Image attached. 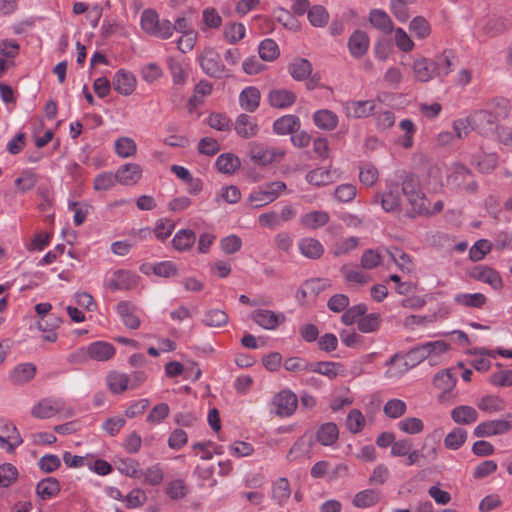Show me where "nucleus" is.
Instances as JSON below:
<instances>
[{"mask_svg": "<svg viewBox=\"0 0 512 512\" xmlns=\"http://www.w3.org/2000/svg\"><path fill=\"white\" fill-rule=\"evenodd\" d=\"M141 30L148 36L162 40L169 39L174 33L173 23L168 19H160L153 8H146L140 16Z\"/></svg>", "mask_w": 512, "mask_h": 512, "instance_id": "nucleus-1", "label": "nucleus"}, {"mask_svg": "<svg viewBox=\"0 0 512 512\" xmlns=\"http://www.w3.org/2000/svg\"><path fill=\"white\" fill-rule=\"evenodd\" d=\"M427 357L426 352L423 348V345H417L414 348L410 349L405 354L395 353L387 362L386 366L392 367L395 366L397 371H393L391 368L388 373L391 376H400L410 369L414 368L421 362H423Z\"/></svg>", "mask_w": 512, "mask_h": 512, "instance_id": "nucleus-2", "label": "nucleus"}, {"mask_svg": "<svg viewBox=\"0 0 512 512\" xmlns=\"http://www.w3.org/2000/svg\"><path fill=\"white\" fill-rule=\"evenodd\" d=\"M287 186L283 181H273L253 189L247 198V203L254 208H261L274 202Z\"/></svg>", "mask_w": 512, "mask_h": 512, "instance_id": "nucleus-3", "label": "nucleus"}, {"mask_svg": "<svg viewBox=\"0 0 512 512\" xmlns=\"http://www.w3.org/2000/svg\"><path fill=\"white\" fill-rule=\"evenodd\" d=\"M247 150L249 159L255 165L262 167L282 159L285 155V151L281 148L271 147L256 141L249 142Z\"/></svg>", "mask_w": 512, "mask_h": 512, "instance_id": "nucleus-4", "label": "nucleus"}, {"mask_svg": "<svg viewBox=\"0 0 512 512\" xmlns=\"http://www.w3.org/2000/svg\"><path fill=\"white\" fill-rule=\"evenodd\" d=\"M139 276L129 270L118 269L106 274L103 286L112 291H128L138 284Z\"/></svg>", "mask_w": 512, "mask_h": 512, "instance_id": "nucleus-5", "label": "nucleus"}, {"mask_svg": "<svg viewBox=\"0 0 512 512\" xmlns=\"http://www.w3.org/2000/svg\"><path fill=\"white\" fill-rule=\"evenodd\" d=\"M468 124L472 130L483 136H490L497 130L498 122L492 115L491 110L482 109L471 113L468 116Z\"/></svg>", "mask_w": 512, "mask_h": 512, "instance_id": "nucleus-6", "label": "nucleus"}, {"mask_svg": "<svg viewBox=\"0 0 512 512\" xmlns=\"http://www.w3.org/2000/svg\"><path fill=\"white\" fill-rule=\"evenodd\" d=\"M199 64L202 71L210 77L222 78L226 75L225 66L222 64L219 54L211 47L202 51Z\"/></svg>", "mask_w": 512, "mask_h": 512, "instance_id": "nucleus-7", "label": "nucleus"}, {"mask_svg": "<svg viewBox=\"0 0 512 512\" xmlns=\"http://www.w3.org/2000/svg\"><path fill=\"white\" fill-rule=\"evenodd\" d=\"M512 423L504 419L487 420L479 423L473 431L474 436L486 438L509 433Z\"/></svg>", "mask_w": 512, "mask_h": 512, "instance_id": "nucleus-8", "label": "nucleus"}, {"mask_svg": "<svg viewBox=\"0 0 512 512\" xmlns=\"http://www.w3.org/2000/svg\"><path fill=\"white\" fill-rule=\"evenodd\" d=\"M115 310L122 324L126 328L136 330L140 327V309L134 303L128 300H122L118 302V304L115 307Z\"/></svg>", "mask_w": 512, "mask_h": 512, "instance_id": "nucleus-9", "label": "nucleus"}, {"mask_svg": "<svg viewBox=\"0 0 512 512\" xmlns=\"http://www.w3.org/2000/svg\"><path fill=\"white\" fill-rule=\"evenodd\" d=\"M342 107L347 117L360 119L373 115L377 104L375 100H349L344 102Z\"/></svg>", "mask_w": 512, "mask_h": 512, "instance_id": "nucleus-10", "label": "nucleus"}, {"mask_svg": "<svg viewBox=\"0 0 512 512\" xmlns=\"http://www.w3.org/2000/svg\"><path fill=\"white\" fill-rule=\"evenodd\" d=\"M272 404L277 415L289 417L296 411L298 399L291 390H282L274 396Z\"/></svg>", "mask_w": 512, "mask_h": 512, "instance_id": "nucleus-11", "label": "nucleus"}, {"mask_svg": "<svg viewBox=\"0 0 512 512\" xmlns=\"http://www.w3.org/2000/svg\"><path fill=\"white\" fill-rule=\"evenodd\" d=\"M250 319L265 330H275L285 322L284 313H276L268 309H256L250 313Z\"/></svg>", "mask_w": 512, "mask_h": 512, "instance_id": "nucleus-12", "label": "nucleus"}, {"mask_svg": "<svg viewBox=\"0 0 512 512\" xmlns=\"http://www.w3.org/2000/svg\"><path fill=\"white\" fill-rule=\"evenodd\" d=\"M375 202H380L385 212H395L400 208L401 192L398 184H387L386 190L377 197Z\"/></svg>", "mask_w": 512, "mask_h": 512, "instance_id": "nucleus-13", "label": "nucleus"}, {"mask_svg": "<svg viewBox=\"0 0 512 512\" xmlns=\"http://www.w3.org/2000/svg\"><path fill=\"white\" fill-rule=\"evenodd\" d=\"M64 407V403L58 398L41 399L31 410V414L39 419L51 418L59 413Z\"/></svg>", "mask_w": 512, "mask_h": 512, "instance_id": "nucleus-14", "label": "nucleus"}, {"mask_svg": "<svg viewBox=\"0 0 512 512\" xmlns=\"http://www.w3.org/2000/svg\"><path fill=\"white\" fill-rule=\"evenodd\" d=\"M267 100L273 108L287 109L296 102L297 95L292 90L286 88H274L269 91Z\"/></svg>", "mask_w": 512, "mask_h": 512, "instance_id": "nucleus-15", "label": "nucleus"}, {"mask_svg": "<svg viewBox=\"0 0 512 512\" xmlns=\"http://www.w3.org/2000/svg\"><path fill=\"white\" fill-rule=\"evenodd\" d=\"M0 442L3 449L11 453L16 447L22 444V438L17 428L10 422L5 421L0 426Z\"/></svg>", "mask_w": 512, "mask_h": 512, "instance_id": "nucleus-16", "label": "nucleus"}, {"mask_svg": "<svg viewBox=\"0 0 512 512\" xmlns=\"http://www.w3.org/2000/svg\"><path fill=\"white\" fill-rule=\"evenodd\" d=\"M115 173L119 184L134 186L142 177V168L136 163H126L121 165Z\"/></svg>", "mask_w": 512, "mask_h": 512, "instance_id": "nucleus-17", "label": "nucleus"}, {"mask_svg": "<svg viewBox=\"0 0 512 512\" xmlns=\"http://www.w3.org/2000/svg\"><path fill=\"white\" fill-rule=\"evenodd\" d=\"M112 85L119 94L129 96L136 89V78L131 72L121 69L114 74Z\"/></svg>", "mask_w": 512, "mask_h": 512, "instance_id": "nucleus-18", "label": "nucleus"}, {"mask_svg": "<svg viewBox=\"0 0 512 512\" xmlns=\"http://www.w3.org/2000/svg\"><path fill=\"white\" fill-rule=\"evenodd\" d=\"M413 74L414 78L418 82H429L433 78H436L435 65L432 59L420 57L413 62Z\"/></svg>", "mask_w": 512, "mask_h": 512, "instance_id": "nucleus-19", "label": "nucleus"}, {"mask_svg": "<svg viewBox=\"0 0 512 512\" xmlns=\"http://www.w3.org/2000/svg\"><path fill=\"white\" fill-rule=\"evenodd\" d=\"M471 276L477 281L490 285L495 290H500L503 286L500 274L488 266L480 265L475 267Z\"/></svg>", "mask_w": 512, "mask_h": 512, "instance_id": "nucleus-20", "label": "nucleus"}, {"mask_svg": "<svg viewBox=\"0 0 512 512\" xmlns=\"http://www.w3.org/2000/svg\"><path fill=\"white\" fill-rule=\"evenodd\" d=\"M85 351L90 359L98 362L110 360L116 352L114 346L105 341L92 342Z\"/></svg>", "mask_w": 512, "mask_h": 512, "instance_id": "nucleus-21", "label": "nucleus"}, {"mask_svg": "<svg viewBox=\"0 0 512 512\" xmlns=\"http://www.w3.org/2000/svg\"><path fill=\"white\" fill-rule=\"evenodd\" d=\"M315 126L323 131H333L339 124L338 115L329 109H319L313 113Z\"/></svg>", "mask_w": 512, "mask_h": 512, "instance_id": "nucleus-22", "label": "nucleus"}, {"mask_svg": "<svg viewBox=\"0 0 512 512\" xmlns=\"http://www.w3.org/2000/svg\"><path fill=\"white\" fill-rule=\"evenodd\" d=\"M236 133L242 138H252L258 134L259 127L254 117L240 114L235 121Z\"/></svg>", "mask_w": 512, "mask_h": 512, "instance_id": "nucleus-23", "label": "nucleus"}, {"mask_svg": "<svg viewBox=\"0 0 512 512\" xmlns=\"http://www.w3.org/2000/svg\"><path fill=\"white\" fill-rule=\"evenodd\" d=\"M455 305L463 308L481 309L487 302L483 293H457L453 297Z\"/></svg>", "mask_w": 512, "mask_h": 512, "instance_id": "nucleus-24", "label": "nucleus"}, {"mask_svg": "<svg viewBox=\"0 0 512 512\" xmlns=\"http://www.w3.org/2000/svg\"><path fill=\"white\" fill-rule=\"evenodd\" d=\"M368 48L369 37L365 32L357 30L349 37L348 49L353 57H362L367 52Z\"/></svg>", "mask_w": 512, "mask_h": 512, "instance_id": "nucleus-25", "label": "nucleus"}, {"mask_svg": "<svg viewBox=\"0 0 512 512\" xmlns=\"http://www.w3.org/2000/svg\"><path fill=\"white\" fill-rule=\"evenodd\" d=\"M329 214L326 211L314 210L300 217V224L309 230H316L329 222Z\"/></svg>", "mask_w": 512, "mask_h": 512, "instance_id": "nucleus-26", "label": "nucleus"}, {"mask_svg": "<svg viewBox=\"0 0 512 512\" xmlns=\"http://www.w3.org/2000/svg\"><path fill=\"white\" fill-rule=\"evenodd\" d=\"M455 58V53L452 50H444L432 59L437 77H445L452 71Z\"/></svg>", "mask_w": 512, "mask_h": 512, "instance_id": "nucleus-27", "label": "nucleus"}, {"mask_svg": "<svg viewBox=\"0 0 512 512\" xmlns=\"http://www.w3.org/2000/svg\"><path fill=\"white\" fill-rule=\"evenodd\" d=\"M298 248L300 253L308 259H318L324 253L321 242L312 237H305L299 240Z\"/></svg>", "mask_w": 512, "mask_h": 512, "instance_id": "nucleus-28", "label": "nucleus"}, {"mask_svg": "<svg viewBox=\"0 0 512 512\" xmlns=\"http://www.w3.org/2000/svg\"><path fill=\"white\" fill-rule=\"evenodd\" d=\"M300 125L299 117L288 114L274 121L273 131L278 135H287L299 130Z\"/></svg>", "mask_w": 512, "mask_h": 512, "instance_id": "nucleus-29", "label": "nucleus"}, {"mask_svg": "<svg viewBox=\"0 0 512 512\" xmlns=\"http://www.w3.org/2000/svg\"><path fill=\"white\" fill-rule=\"evenodd\" d=\"M59 492L60 484L59 481L54 477L44 478L36 485V494L43 501L52 499Z\"/></svg>", "mask_w": 512, "mask_h": 512, "instance_id": "nucleus-30", "label": "nucleus"}, {"mask_svg": "<svg viewBox=\"0 0 512 512\" xmlns=\"http://www.w3.org/2000/svg\"><path fill=\"white\" fill-rule=\"evenodd\" d=\"M344 366L339 362L322 361L311 363L310 372L318 373L334 379L339 375L344 374Z\"/></svg>", "mask_w": 512, "mask_h": 512, "instance_id": "nucleus-31", "label": "nucleus"}, {"mask_svg": "<svg viewBox=\"0 0 512 512\" xmlns=\"http://www.w3.org/2000/svg\"><path fill=\"white\" fill-rule=\"evenodd\" d=\"M260 97L258 88L253 86L244 88L239 95L241 108L247 112H254L259 107Z\"/></svg>", "mask_w": 512, "mask_h": 512, "instance_id": "nucleus-32", "label": "nucleus"}, {"mask_svg": "<svg viewBox=\"0 0 512 512\" xmlns=\"http://www.w3.org/2000/svg\"><path fill=\"white\" fill-rule=\"evenodd\" d=\"M406 198L411 206V209L408 211L409 217L415 218L416 216L430 213L427 198L422 190Z\"/></svg>", "mask_w": 512, "mask_h": 512, "instance_id": "nucleus-33", "label": "nucleus"}, {"mask_svg": "<svg viewBox=\"0 0 512 512\" xmlns=\"http://www.w3.org/2000/svg\"><path fill=\"white\" fill-rule=\"evenodd\" d=\"M338 437L339 430L337 425L333 422L322 424L316 432V439L323 446L333 445Z\"/></svg>", "mask_w": 512, "mask_h": 512, "instance_id": "nucleus-34", "label": "nucleus"}, {"mask_svg": "<svg viewBox=\"0 0 512 512\" xmlns=\"http://www.w3.org/2000/svg\"><path fill=\"white\" fill-rule=\"evenodd\" d=\"M451 418L457 424L469 425L478 419V412L472 406L460 405L451 411Z\"/></svg>", "mask_w": 512, "mask_h": 512, "instance_id": "nucleus-35", "label": "nucleus"}, {"mask_svg": "<svg viewBox=\"0 0 512 512\" xmlns=\"http://www.w3.org/2000/svg\"><path fill=\"white\" fill-rule=\"evenodd\" d=\"M308 183L314 186H325L332 183L335 180V171L331 169L319 167L311 170L306 175Z\"/></svg>", "mask_w": 512, "mask_h": 512, "instance_id": "nucleus-36", "label": "nucleus"}, {"mask_svg": "<svg viewBox=\"0 0 512 512\" xmlns=\"http://www.w3.org/2000/svg\"><path fill=\"white\" fill-rule=\"evenodd\" d=\"M216 167L223 174H233L241 166L240 158L233 153H222L216 159Z\"/></svg>", "mask_w": 512, "mask_h": 512, "instance_id": "nucleus-37", "label": "nucleus"}, {"mask_svg": "<svg viewBox=\"0 0 512 512\" xmlns=\"http://www.w3.org/2000/svg\"><path fill=\"white\" fill-rule=\"evenodd\" d=\"M36 367L32 363H21L14 367L10 373V379L16 384H24L34 378Z\"/></svg>", "mask_w": 512, "mask_h": 512, "instance_id": "nucleus-38", "label": "nucleus"}, {"mask_svg": "<svg viewBox=\"0 0 512 512\" xmlns=\"http://www.w3.org/2000/svg\"><path fill=\"white\" fill-rule=\"evenodd\" d=\"M109 390L114 394H121L129 388L130 377L118 371H111L106 377Z\"/></svg>", "mask_w": 512, "mask_h": 512, "instance_id": "nucleus-39", "label": "nucleus"}, {"mask_svg": "<svg viewBox=\"0 0 512 512\" xmlns=\"http://www.w3.org/2000/svg\"><path fill=\"white\" fill-rule=\"evenodd\" d=\"M370 23L383 33L389 34L393 31V22L390 16L381 9H374L369 15Z\"/></svg>", "mask_w": 512, "mask_h": 512, "instance_id": "nucleus-40", "label": "nucleus"}, {"mask_svg": "<svg viewBox=\"0 0 512 512\" xmlns=\"http://www.w3.org/2000/svg\"><path fill=\"white\" fill-rule=\"evenodd\" d=\"M289 73L296 81L307 79L312 73V64L304 58H297L289 65Z\"/></svg>", "mask_w": 512, "mask_h": 512, "instance_id": "nucleus-41", "label": "nucleus"}, {"mask_svg": "<svg viewBox=\"0 0 512 512\" xmlns=\"http://www.w3.org/2000/svg\"><path fill=\"white\" fill-rule=\"evenodd\" d=\"M196 241V234L191 229L179 230L172 239L173 247L178 251L190 249Z\"/></svg>", "mask_w": 512, "mask_h": 512, "instance_id": "nucleus-42", "label": "nucleus"}, {"mask_svg": "<svg viewBox=\"0 0 512 512\" xmlns=\"http://www.w3.org/2000/svg\"><path fill=\"white\" fill-rule=\"evenodd\" d=\"M477 407L486 413H497L505 409V401L497 395H486L478 400Z\"/></svg>", "mask_w": 512, "mask_h": 512, "instance_id": "nucleus-43", "label": "nucleus"}, {"mask_svg": "<svg viewBox=\"0 0 512 512\" xmlns=\"http://www.w3.org/2000/svg\"><path fill=\"white\" fill-rule=\"evenodd\" d=\"M399 128L403 131V135L399 137L398 143L404 149H410L414 145V135L416 133V126L411 119H402L399 122Z\"/></svg>", "mask_w": 512, "mask_h": 512, "instance_id": "nucleus-44", "label": "nucleus"}, {"mask_svg": "<svg viewBox=\"0 0 512 512\" xmlns=\"http://www.w3.org/2000/svg\"><path fill=\"white\" fill-rule=\"evenodd\" d=\"M259 57L263 61L272 62L279 57L278 44L271 38L262 40L258 46Z\"/></svg>", "mask_w": 512, "mask_h": 512, "instance_id": "nucleus-45", "label": "nucleus"}, {"mask_svg": "<svg viewBox=\"0 0 512 512\" xmlns=\"http://www.w3.org/2000/svg\"><path fill=\"white\" fill-rule=\"evenodd\" d=\"M379 501V493L373 489H365L358 492L352 500V504L357 508H368Z\"/></svg>", "mask_w": 512, "mask_h": 512, "instance_id": "nucleus-46", "label": "nucleus"}, {"mask_svg": "<svg viewBox=\"0 0 512 512\" xmlns=\"http://www.w3.org/2000/svg\"><path fill=\"white\" fill-rule=\"evenodd\" d=\"M114 149L120 158H129L136 154L137 144L130 137H120L115 141Z\"/></svg>", "mask_w": 512, "mask_h": 512, "instance_id": "nucleus-47", "label": "nucleus"}, {"mask_svg": "<svg viewBox=\"0 0 512 512\" xmlns=\"http://www.w3.org/2000/svg\"><path fill=\"white\" fill-rule=\"evenodd\" d=\"M340 272L348 284L363 285L369 281V276L366 273L350 265H343Z\"/></svg>", "mask_w": 512, "mask_h": 512, "instance_id": "nucleus-48", "label": "nucleus"}, {"mask_svg": "<svg viewBox=\"0 0 512 512\" xmlns=\"http://www.w3.org/2000/svg\"><path fill=\"white\" fill-rule=\"evenodd\" d=\"M168 69L172 76V81L175 85H182L186 82L187 73L183 61L170 57L167 60Z\"/></svg>", "mask_w": 512, "mask_h": 512, "instance_id": "nucleus-49", "label": "nucleus"}, {"mask_svg": "<svg viewBox=\"0 0 512 512\" xmlns=\"http://www.w3.org/2000/svg\"><path fill=\"white\" fill-rule=\"evenodd\" d=\"M202 322L207 327H222L227 324L228 315L223 310L210 309L205 312Z\"/></svg>", "mask_w": 512, "mask_h": 512, "instance_id": "nucleus-50", "label": "nucleus"}, {"mask_svg": "<svg viewBox=\"0 0 512 512\" xmlns=\"http://www.w3.org/2000/svg\"><path fill=\"white\" fill-rule=\"evenodd\" d=\"M118 471L130 478L139 479L142 476V469L138 461L132 458L120 459L117 465Z\"/></svg>", "mask_w": 512, "mask_h": 512, "instance_id": "nucleus-51", "label": "nucleus"}, {"mask_svg": "<svg viewBox=\"0 0 512 512\" xmlns=\"http://www.w3.org/2000/svg\"><path fill=\"white\" fill-rule=\"evenodd\" d=\"M306 12L310 24L314 27H324L329 21V14L322 5H314Z\"/></svg>", "mask_w": 512, "mask_h": 512, "instance_id": "nucleus-52", "label": "nucleus"}, {"mask_svg": "<svg viewBox=\"0 0 512 512\" xmlns=\"http://www.w3.org/2000/svg\"><path fill=\"white\" fill-rule=\"evenodd\" d=\"M143 482L151 486L160 485L164 479V472L159 463L153 464L142 470Z\"/></svg>", "mask_w": 512, "mask_h": 512, "instance_id": "nucleus-53", "label": "nucleus"}, {"mask_svg": "<svg viewBox=\"0 0 512 512\" xmlns=\"http://www.w3.org/2000/svg\"><path fill=\"white\" fill-rule=\"evenodd\" d=\"M366 419L362 412L358 409L349 411L346 418V427L352 434L360 433L365 427Z\"/></svg>", "mask_w": 512, "mask_h": 512, "instance_id": "nucleus-54", "label": "nucleus"}, {"mask_svg": "<svg viewBox=\"0 0 512 512\" xmlns=\"http://www.w3.org/2000/svg\"><path fill=\"white\" fill-rule=\"evenodd\" d=\"M467 439V431L463 428H455L449 432L445 439L444 445L447 449L458 450Z\"/></svg>", "mask_w": 512, "mask_h": 512, "instance_id": "nucleus-55", "label": "nucleus"}, {"mask_svg": "<svg viewBox=\"0 0 512 512\" xmlns=\"http://www.w3.org/2000/svg\"><path fill=\"white\" fill-rule=\"evenodd\" d=\"M37 182V175L31 169H26L21 172L20 177H18L14 183L21 193H25L32 190L36 186Z\"/></svg>", "mask_w": 512, "mask_h": 512, "instance_id": "nucleus-56", "label": "nucleus"}, {"mask_svg": "<svg viewBox=\"0 0 512 512\" xmlns=\"http://www.w3.org/2000/svg\"><path fill=\"white\" fill-rule=\"evenodd\" d=\"M398 429L403 433L414 435L424 430V423L420 418L407 417L400 420L397 424Z\"/></svg>", "mask_w": 512, "mask_h": 512, "instance_id": "nucleus-57", "label": "nucleus"}, {"mask_svg": "<svg viewBox=\"0 0 512 512\" xmlns=\"http://www.w3.org/2000/svg\"><path fill=\"white\" fill-rule=\"evenodd\" d=\"M391 260L398 266V268L403 272H411L413 270V264L411 257L395 248L394 250H387Z\"/></svg>", "mask_w": 512, "mask_h": 512, "instance_id": "nucleus-58", "label": "nucleus"}, {"mask_svg": "<svg viewBox=\"0 0 512 512\" xmlns=\"http://www.w3.org/2000/svg\"><path fill=\"white\" fill-rule=\"evenodd\" d=\"M291 495L290 484L286 478H279L273 485L272 496L279 503H285Z\"/></svg>", "mask_w": 512, "mask_h": 512, "instance_id": "nucleus-59", "label": "nucleus"}, {"mask_svg": "<svg viewBox=\"0 0 512 512\" xmlns=\"http://www.w3.org/2000/svg\"><path fill=\"white\" fill-rule=\"evenodd\" d=\"M241 199V191L235 185H228L221 188L217 194L215 201L220 203L224 201L228 204H236Z\"/></svg>", "mask_w": 512, "mask_h": 512, "instance_id": "nucleus-60", "label": "nucleus"}, {"mask_svg": "<svg viewBox=\"0 0 512 512\" xmlns=\"http://www.w3.org/2000/svg\"><path fill=\"white\" fill-rule=\"evenodd\" d=\"M456 384V380L449 370L438 372L434 376V385L444 393L452 391Z\"/></svg>", "mask_w": 512, "mask_h": 512, "instance_id": "nucleus-61", "label": "nucleus"}, {"mask_svg": "<svg viewBox=\"0 0 512 512\" xmlns=\"http://www.w3.org/2000/svg\"><path fill=\"white\" fill-rule=\"evenodd\" d=\"M246 28L240 22L232 23L225 27L224 38L230 44H235L245 37Z\"/></svg>", "mask_w": 512, "mask_h": 512, "instance_id": "nucleus-62", "label": "nucleus"}, {"mask_svg": "<svg viewBox=\"0 0 512 512\" xmlns=\"http://www.w3.org/2000/svg\"><path fill=\"white\" fill-rule=\"evenodd\" d=\"M311 445L310 439H307L305 436L300 437L291 447L287 456L288 459L293 460L307 456L310 453Z\"/></svg>", "mask_w": 512, "mask_h": 512, "instance_id": "nucleus-63", "label": "nucleus"}, {"mask_svg": "<svg viewBox=\"0 0 512 512\" xmlns=\"http://www.w3.org/2000/svg\"><path fill=\"white\" fill-rule=\"evenodd\" d=\"M380 323L381 319L378 313L364 314L358 320V329L363 333H371L379 328Z\"/></svg>", "mask_w": 512, "mask_h": 512, "instance_id": "nucleus-64", "label": "nucleus"}]
</instances>
